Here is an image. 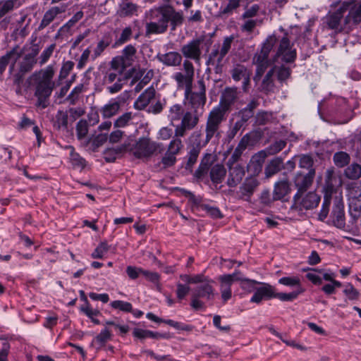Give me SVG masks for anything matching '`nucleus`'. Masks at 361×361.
<instances>
[{"instance_id": "obj_1", "label": "nucleus", "mask_w": 361, "mask_h": 361, "mask_svg": "<svg viewBox=\"0 0 361 361\" xmlns=\"http://www.w3.org/2000/svg\"><path fill=\"white\" fill-rule=\"evenodd\" d=\"M235 88H226L219 104L208 114L205 125V143L207 144L214 136L219 135L221 123L226 118V112L237 98Z\"/></svg>"}, {"instance_id": "obj_2", "label": "nucleus", "mask_w": 361, "mask_h": 361, "mask_svg": "<svg viewBox=\"0 0 361 361\" xmlns=\"http://www.w3.org/2000/svg\"><path fill=\"white\" fill-rule=\"evenodd\" d=\"M54 75V71L51 66L32 75V78L36 80L35 95L37 97V105L43 109L47 106V99L54 87V82L52 80Z\"/></svg>"}, {"instance_id": "obj_3", "label": "nucleus", "mask_w": 361, "mask_h": 361, "mask_svg": "<svg viewBox=\"0 0 361 361\" xmlns=\"http://www.w3.org/2000/svg\"><path fill=\"white\" fill-rule=\"evenodd\" d=\"M234 37L233 35L224 37L222 43L215 44L209 54L206 64L207 66L213 68L215 73H219L221 72L224 58L229 52Z\"/></svg>"}, {"instance_id": "obj_4", "label": "nucleus", "mask_w": 361, "mask_h": 361, "mask_svg": "<svg viewBox=\"0 0 361 361\" xmlns=\"http://www.w3.org/2000/svg\"><path fill=\"white\" fill-rule=\"evenodd\" d=\"M152 18L157 20L166 30L169 23H171L172 29L175 30L183 22V14L182 11H176L175 8L169 5L161 6L152 11Z\"/></svg>"}, {"instance_id": "obj_5", "label": "nucleus", "mask_w": 361, "mask_h": 361, "mask_svg": "<svg viewBox=\"0 0 361 361\" xmlns=\"http://www.w3.org/2000/svg\"><path fill=\"white\" fill-rule=\"evenodd\" d=\"M158 144L151 140L148 137H140L133 146L124 143L121 147V152L129 151L138 159L149 158L158 149Z\"/></svg>"}, {"instance_id": "obj_6", "label": "nucleus", "mask_w": 361, "mask_h": 361, "mask_svg": "<svg viewBox=\"0 0 361 361\" xmlns=\"http://www.w3.org/2000/svg\"><path fill=\"white\" fill-rule=\"evenodd\" d=\"M197 84L198 92H194L190 89L189 92H184L185 103L192 111L203 114L207 101L206 89L202 80H199Z\"/></svg>"}, {"instance_id": "obj_7", "label": "nucleus", "mask_w": 361, "mask_h": 361, "mask_svg": "<svg viewBox=\"0 0 361 361\" xmlns=\"http://www.w3.org/2000/svg\"><path fill=\"white\" fill-rule=\"evenodd\" d=\"M212 280H209L203 284L198 285L192 290L190 305L193 309L203 308L204 303L202 300L209 301L214 299L216 293L212 286Z\"/></svg>"}, {"instance_id": "obj_8", "label": "nucleus", "mask_w": 361, "mask_h": 361, "mask_svg": "<svg viewBox=\"0 0 361 361\" xmlns=\"http://www.w3.org/2000/svg\"><path fill=\"white\" fill-rule=\"evenodd\" d=\"M320 202V197L314 192L296 193L293 197V204L290 207L292 212L298 215L304 213V211L312 209L317 207Z\"/></svg>"}, {"instance_id": "obj_9", "label": "nucleus", "mask_w": 361, "mask_h": 361, "mask_svg": "<svg viewBox=\"0 0 361 361\" xmlns=\"http://www.w3.org/2000/svg\"><path fill=\"white\" fill-rule=\"evenodd\" d=\"M184 73L176 72L172 75V78L176 82L178 87H184L185 92H189L192 89L195 68L192 63L188 60L183 63Z\"/></svg>"}, {"instance_id": "obj_10", "label": "nucleus", "mask_w": 361, "mask_h": 361, "mask_svg": "<svg viewBox=\"0 0 361 361\" xmlns=\"http://www.w3.org/2000/svg\"><path fill=\"white\" fill-rule=\"evenodd\" d=\"M204 42V37L193 39L182 46L181 54L185 58L193 60L195 63H200Z\"/></svg>"}, {"instance_id": "obj_11", "label": "nucleus", "mask_w": 361, "mask_h": 361, "mask_svg": "<svg viewBox=\"0 0 361 361\" xmlns=\"http://www.w3.org/2000/svg\"><path fill=\"white\" fill-rule=\"evenodd\" d=\"M240 277V271L235 270L232 274H223L218 277L219 283V291L224 303H226L232 297L231 286Z\"/></svg>"}, {"instance_id": "obj_12", "label": "nucleus", "mask_w": 361, "mask_h": 361, "mask_svg": "<svg viewBox=\"0 0 361 361\" xmlns=\"http://www.w3.org/2000/svg\"><path fill=\"white\" fill-rule=\"evenodd\" d=\"M296 56L295 49L290 44L288 37L284 36L279 42L273 61L276 62L280 59L282 61L290 63L295 61Z\"/></svg>"}, {"instance_id": "obj_13", "label": "nucleus", "mask_w": 361, "mask_h": 361, "mask_svg": "<svg viewBox=\"0 0 361 361\" xmlns=\"http://www.w3.org/2000/svg\"><path fill=\"white\" fill-rule=\"evenodd\" d=\"M227 164L228 166L227 185L229 187H235L240 183L245 176L244 168L237 162L231 164L228 161Z\"/></svg>"}, {"instance_id": "obj_14", "label": "nucleus", "mask_w": 361, "mask_h": 361, "mask_svg": "<svg viewBox=\"0 0 361 361\" xmlns=\"http://www.w3.org/2000/svg\"><path fill=\"white\" fill-rule=\"evenodd\" d=\"M275 288L269 283H263L261 287L255 289L254 295L250 299L251 302L260 303L263 299L274 298Z\"/></svg>"}, {"instance_id": "obj_15", "label": "nucleus", "mask_w": 361, "mask_h": 361, "mask_svg": "<svg viewBox=\"0 0 361 361\" xmlns=\"http://www.w3.org/2000/svg\"><path fill=\"white\" fill-rule=\"evenodd\" d=\"M314 174V170L312 169L307 174L299 173L295 176L294 182L298 188L296 193H304L307 190L312 183Z\"/></svg>"}, {"instance_id": "obj_16", "label": "nucleus", "mask_w": 361, "mask_h": 361, "mask_svg": "<svg viewBox=\"0 0 361 361\" xmlns=\"http://www.w3.org/2000/svg\"><path fill=\"white\" fill-rule=\"evenodd\" d=\"M276 42V37L275 35H269L266 40L263 42L261 49L259 52H257L254 57L255 60L257 61H270L269 55L272 50Z\"/></svg>"}, {"instance_id": "obj_17", "label": "nucleus", "mask_w": 361, "mask_h": 361, "mask_svg": "<svg viewBox=\"0 0 361 361\" xmlns=\"http://www.w3.org/2000/svg\"><path fill=\"white\" fill-rule=\"evenodd\" d=\"M156 90L151 86L146 89L136 99L134 106L136 109L142 110L145 109L152 100L155 97Z\"/></svg>"}, {"instance_id": "obj_18", "label": "nucleus", "mask_w": 361, "mask_h": 361, "mask_svg": "<svg viewBox=\"0 0 361 361\" xmlns=\"http://www.w3.org/2000/svg\"><path fill=\"white\" fill-rule=\"evenodd\" d=\"M258 185V181L255 178H247L239 188V194L242 199L248 201Z\"/></svg>"}, {"instance_id": "obj_19", "label": "nucleus", "mask_w": 361, "mask_h": 361, "mask_svg": "<svg viewBox=\"0 0 361 361\" xmlns=\"http://www.w3.org/2000/svg\"><path fill=\"white\" fill-rule=\"evenodd\" d=\"M250 71L244 66L238 65L232 71V78L235 81L243 80V88L247 90V87L250 83Z\"/></svg>"}, {"instance_id": "obj_20", "label": "nucleus", "mask_w": 361, "mask_h": 361, "mask_svg": "<svg viewBox=\"0 0 361 361\" xmlns=\"http://www.w3.org/2000/svg\"><path fill=\"white\" fill-rule=\"evenodd\" d=\"M121 106V97L111 99L101 109L100 113L104 118H109L115 116Z\"/></svg>"}, {"instance_id": "obj_21", "label": "nucleus", "mask_w": 361, "mask_h": 361, "mask_svg": "<svg viewBox=\"0 0 361 361\" xmlns=\"http://www.w3.org/2000/svg\"><path fill=\"white\" fill-rule=\"evenodd\" d=\"M157 59L162 63L168 66H176L180 64L182 56L176 51H169L166 54H158Z\"/></svg>"}, {"instance_id": "obj_22", "label": "nucleus", "mask_w": 361, "mask_h": 361, "mask_svg": "<svg viewBox=\"0 0 361 361\" xmlns=\"http://www.w3.org/2000/svg\"><path fill=\"white\" fill-rule=\"evenodd\" d=\"M332 219L333 222L336 227L341 228L345 226L343 204L341 201H338L334 206Z\"/></svg>"}, {"instance_id": "obj_23", "label": "nucleus", "mask_w": 361, "mask_h": 361, "mask_svg": "<svg viewBox=\"0 0 361 361\" xmlns=\"http://www.w3.org/2000/svg\"><path fill=\"white\" fill-rule=\"evenodd\" d=\"M250 141V136L249 134H245L240 140L237 147H235L233 153L229 158V163L235 164L238 162L239 159L240 158L243 152L247 148Z\"/></svg>"}, {"instance_id": "obj_24", "label": "nucleus", "mask_w": 361, "mask_h": 361, "mask_svg": "<svg viewBox=\"0 0 361 361\" xmlns=\"http://www.w3.org/2000/svg\"><path fill=\"white\" fill-rule=\"evenodd\" d=\"M36 53H30L25 54L22 60L19 62V76H22L25 73L30 71L36 63Z\"/></svg>"}, {"instance_id": "obj_25", "label": "nucleus", "mask_w": 361, "mask_h": 361, "mask_svg": "<svg viewBox=\"0 0 361 361\" xmlns=\"http://www.w3.org/2000/svg\"><path fill=\"white\" fill-rule=\"evenodd\" d=\"M345 23L357 24L361 22V0H354L351 10L345 18Z\"/></svg>"}, {"instance_id": "obj_26", "label": "nucleus", "mask_w": 361, "mask_h": 361, "mask_svg": "<svg viewBox=\"0 0 361 361\" xmlns=\"http://www.w3.org/2000/svg\"><path fill=\"white\" fill-rule=\"evenodd\" d=\"M322 276L325 281L331 282L322 288V290L326 295L334 294L336 291V288H340L342 285L340 281L334 279L335 274L334 273H324Z\"/></svg>"}, {"instance_id": "obj_27", "label": "nucleus", "mask_w": 361, "mask_h": 361, "mask_svg": "<svg viewBox=\"0 0 361 361\" xmlns=\"http://www.w3.org/2000/svg\"><path fill=\"white\" fill-rule=\"evenodd\" d=\"M241 0H228L225 6H221L218 12V16L221 18H226L233 15L240 5Z\"/></svg>"}, {"instance_id": "obj_28", "label": "nucleus", "mask_w": 361, "mask_h": 361, "mask_svg": "<svg viewBox=\"0 0 361 361\" xmlns=\"http://www.w3.org/2000/svg\"><path fill=\"white\" fill-rule=\"evenodd\" d=\"M202 116V114L196 111H187L184 113L180 123L190 130H192L197 125L200 118Z\"/></svg>"}, {"instance_id": "obj_29", "label": "nucleus", "mask_w": 361, "mask_h": 361, "mask_svg": "<svg viewBox=\"0 0 361 361\" xmlns=\"http://www.w3.org/2000/svg\"><path fill=\"white\" fill-rule=\"evenodd\" d=\"M290 192V184L287 179H283L275 183L274 198L281 200Z\"/></svg>"}, {"instance_id": "obj_30", "label": "nucleus", "mask_w": 361, "mask_h": 361, "mask_svg": "<svg viewBox=\"0 0 361 361\" xmlns=\"http://www.w3.org/2000/svg\"><path fill=\"white\" fill-rule=\"evenodd\" d=\"M62 12L63 10L58 6L51 7L44 13L38 29L41 30L47 27L55 19L57 15Z\"/></svg>"}, {"instance_id": "obj_31", "label": "nucleus", "mask_w": 361, "mask_h": 361, "mask_svg": "<svg viewBox=\"0 0 361 361\" xmlns=\"http://www.w3.org/2000/svg\"><path fill=\"white\" fill-rule=\"evenodd\" d=\"M226 174L225 167L220 164H214L210 170V178L213 183H220L224 179Z\"/></svg>"}, {"instance_id": "obj_32", "label": "nucleus", "mask_w": 361, "mask_h": 361, "mask_svg": "<svg viewBox=\"0 0 361 361\" xmlns=\"http://www.w3.org/2000/svg\"><path fill=\"white\" fill-rule=\"evenodd\" d=\"M111 336L110 331L105 328L93 339L92 344L96 345L97 349H100L111 339Z\"/></svg>"}, {"instance_id": "obj_33", "label": "nucleus", "mask_w": 361, "mask_h": 361, "mask_svg": "<svg viewBox=\"0 0 361 361\" xmlns=\"http://www.w3.org/2000/svg\"><path fill=\"white\" fill-rule=\"evenodd\" d=\"M201 150L200 143L198 142L195 145H192V148L188 152V159L186 164V169L192 171L194 164L197 162L198 156Z\"/></svg>"}, {"instance_id": "obj_34", "label": "nucleus", "mask_w": 361, "mask_h": 361, "mask_svg": "<svg viewBox=\"0 0 361 361\" xmlns=\"http://www.w3.org/2000/svg\"><path fill=\"white\" fill-rule=\"evenodd\" d=\"M184 109L181 104H176L169 109L168 118L171 123L179 121L183 118Z\"/></svg>"}, {"instance_id": "obj_35", "label": "nucleus", "mask_w": 361, "mask_h": 361, "mask_svg": "<svg viewBox=\"0 0 361 361\" xmlns=\"http://www.w3.org/2000/svg\"><path fill=\"white\" fill-rule=\"evenodd\" d=\"M22 53V50L18 47H16L4 55V57L6 59H7L6 61H8V63H11L9 68L10 72L13 71L15 64L16 61L20 59Z\"/></svg>"}, {"instance_id": "obj_36", "label": "nucleus", "mask_w": 361, "mask_h": 361, "mask_svg": "<svg viewBox=\"0 0 361 361\" xmlns=\"http://www.w3.org/2000/svg\"><path fill=\"white\" fill-rule=\"evenodd\" d=\"M211 154H207L202 159L198 169L196 170L195 176L197 178H202L207 173L209 168L211 165Z\"/></svg>"}, {"instance_id": "obj_37", "label": "nucleus", "mask_w": 361, "mask_h": 361, "mask_svg": "<svg viewBox=\"0 0 361 361\" xmlns=\"http://www.w3.org/2000/svg\"><path fill=\"white\" fill-rule=\"evenodd\" d=\"M279 283L281 285L288 287H295L297 289H303L301 286V281L299 276H284L279 280Z\"/></svg>"}, {"instance_id": "obj_38", "label": "nucleus", "mask_w": 361, "mask_h": 361, "mask_svg": "<svg viewBox=\"0 0 361 361\" xmlns=\"http://www.w3.org/2000/svg\"><path fill=\"white\" fill-rule=\"evenodd\" d=\"M282 164V159H273L265 169L266 176L269 178L278 173L281 170Z\"/></svg>"}, {"instance_id": "obj_39", "label": "nucleus", "mask_w": 361, "mask_h": 361, "mask_svg": "<svg viewBox=\"0 0 361 361\" xmlns=\"http://www.w3.org/2000/svg\"><path fill=\"white\" fill-rule=\"evenodd\" d=\"M133 334L135 337L140 339H145L147 338H158L159 337H161V336L159 333L139 328L134 329Z\"/></svg>"}, {"instance_id": "obj_40", "label": "nucleus", "mask_w": 361, "mask_h": 361, "mask_svg": "<svg viewBox=\"0 0 361 361\" xmlns=\"http://www.w3.org/2000/svg\"><path fill=\"white\" fill-rule=\"evenodd\" d=\"M304 292V289H296L295 290L286 293H276L274 298H278L281 301H293L295 300L300 294Z\"/></svg>"}, {"instance_id": "obj_41", "label": "nucleus", "mask_w": 361, "mask_h": 361, "mask_svg": "<svg viewBox=\"0 0 361 361\" xmlns=\"http://www.w3.org/2000/svg\"><path fill=\"white\" fill-rule=\"evenodd\" d=\"M345 175L350 179H358L361 176V166L358 164H350L345 169Z\"/></svg>"}, {"instance_id": "obj_42", "label": "nucleus", "mask_w": 361, "mask_h": 361, "mask_svg": "<svg viewBox=\"0 0 361 361\" xmlns=\"http://www.w3.org/2000/svg\"><path fill=\"white\" fill-rule=\"evenodd\" d=\"M137 6L132 2H123L120 5L119 14L121 16H129L137 11Z\"/></svg>"}, {"instance_id": "obj_43", "label": "nucleus", "mask_w": 361, "mask_h": 361, "mask_svg": "<svg viewBox=\"0 0 361 361\" xmlns=\"http://www.w3.org/2000/svg\"><path fill=\"white\" fill-rule=\"evenodd\" d=\"M133 119V114L131 112H126L119 117H118L114 123V126L115 128H123L128 126Z\"/></svg>"}, {"instance_id": "obj_44", "label": "nucleus", "mask_w": 361, "mask_h": 361, "mask_svg": "<svg viewBox=\"0 0 361 361\" xmlns=\"http://www.w3.org/2000/svg\"><path fill=\"white\" fill-rule=\"evenodd\" d=\"M240 277L241 278V279H237V281L240 282V287L243 289H244L248 292H252V291L255 292V289L257 288L255 287V285L259 283V282H258L255 280H252V279L245 278L240 271Z\"/></svg>"}, {"instance_id": "obj_45", "label": "nucleus", "mask_w": 361, "mask_h": 361, "mask_svg": "<svg viewBox=\"0 0 361 361\" xmlns=\"http://www.w3.org/2000/svg\"><path fill=\"white\" fill-rule=\"evenodd\" d=\"M253 63L256 66V73L254 78L255 81L259 80L268 66L270 65V61H257V60H255V58L252 59Z\"/></svg>"}, {"instance_id": "obj_46", "label": "nucleus", "mask_w": 361, "mask_h": 361, "mask_svg": "<svg viewBox=\"0 0 361 361\" xmlns=\"http://www.w3.org/2000/svg\"><path fill=\"white\" fill-rule=\"evenodd\" d=\"M80 310L90 319H92V317H95L100 314L99 310L91 307L87 298H85V303L80 306Z\"/></svg>"}, {"instance_id": "obj_47", "label": "nucleus", "mask_w": 361, "mask_h": 361, "mask_svg": "<svg viewBox=\"0 0 361 361\" xmlns=\"http://www.w3.org/2000/svg\"><path fill=\"white\" fill-rule=\"evenodd\" d=\"M334 164L338 167H343L350 161V156L344 152H338L334 155Z\"/></svg>"}, {"instance_id": "obj_48", "label": "nucleus", "mask_w": 361, "mask_h": 361, "mask_svg": "<svg viewBox=\"0 0 361 361\" xmlns=\"http://www.w3.org/2000/svg\"><path fill=\"white\" fill-rule=\"evenodd\" d=\"M325 183L327 188L333 190L337 183L340 184V180L334 175L333 170L328 169L326 172Z\"/></svg>"}, {"instance_id": "obj_49", "label": "nucleus", "mask_w": 361, "mask_h": 361, "mask_svg": "<svg viewBox=\"0 0 361 361\" xmlns=\"http://www.w3.org/2000/svg\"><path fill=\"white\" fill-rule=\"evenodd\" d=\"M261 23V20L254 19H247L240 25V30L243 32L251 34L254 29Z\"/></svg>"}, {"instance_id": "obj_50", "label": "nucleus", "mask_w": 361, "mask_h": 361, "mask_svg": "<svg viewBox=\"0 0 361 361\" xmlns=\"http://www.w3.org/2000/svg\"><path fill=\"white\" fill-rule=\"evenodd\" d=\"M274 73V68L270 69L267 75H265L262 83V88L263 90L266 92H270L273 90L274 88V82H273V75Z\"/></svg>"}, {"instance_id": "obj_51", "label": "nucleus", "mask_w": 361, "mask_h": 361, "mask_svg": "<svg viewBox=\"0 0 361 361\" xmlns=\"http://www.w3.org/2000/svg\"><path fill=\"white\" fill-rule=\"evenodd\" d=\"M183 147V145L180 138H173L170 142L166 152L176 156Z\"/></svg>"}, {"instance_id": "obj_52", "label": "nucleus", "mask_w": 361, "mask_h": 361, "mask_svg": "<svg viewBox=\"0 0 361 361\" xmlns=\"http://www.w3.org/2000/svg\"><path fill=\"white\" fill-rule=\"evenodd\" d=\"M128 64L123 60V58L116 57L111 62V68L122 74Z\"/></svg>"}, {"instance_id": "obj_53", "label": "nucleus", "mask_w": 361, "mask_h": 361, "mask_svg": "<svg viewBox=\"0 0 361 361\" xmlns=\"http://www.w3.org/2000/svg\"><path fill=\"white\" fill-rule=\"evenodd\" d=\"M109 246L106 242H102L95 248L92 253V257L94 259H102L108 252Z\"/></svg>"}, {"instance_id": "obj_54", "label": "nucleus", "mask_w": 361, "mask_h": 361, "mask_svg": "<svg viewBox=\"0 0 361 361\" xmlns=\"http://www.w3.org/2000/svg\"><path fill=\"white\" fill-rule=\"evenodd\" d=\"M71 163L75 169H83L86 166V161L78 153L71 152L70 157Z\"/></svg>"}, {"instance_id": "obj_55", "label": "nucleus", "mask_w": 361, "mask_h": 361, "mask_svg": "<svg viewBox=\"0 0 361 361\" xmlns=\"http://www.w3.org/2000/svg\"><path fill=\"white\" fill-rule=\"evenodd\" d=\"M147 32L149 34H160L164 32L166 29L157 20L149 22L146 25Z\"/></svg>"}, {"instance_id": "obj_56", "label": "nucleus", "mask_w": 361, "mask_h": 361, "mask_svg": "<svg viewBox=\"0 0 361 361\" xmlns=\"http://www.w3.org/2000/svg\"><path fill=\"white\" fill-rule=\"evenodd\" d=\"M136 53V49L133 45L130 44L126 46L122 51L121 58L130 65L131 61L133 60V56Z\"/></svg>"}, {"instance_id": "obj_57", "label": "nucleus", "mask_w": 361, "mask_h": 361, "mask_svg": "<svg viewBox=\"0 0 361 361\" xmlns=\"http://www.w3.org/2000/svg\"><path fill=\"white\" fill-rule=\"evenodd\" d=\"M111 307L114 309H118L126 312H130L133 310L132 305L123 300H114L111 302Z\"/></svg>"}, {"instance_id": "obj_58", "label": "nucleus", "mask_w": 361, "mask_h": 361, "mask_svg": "<svg viewBox=\"0 0 361 361\" xmlns=\"http://www.w3.org/2000/svg\"><path fill=\"white\" fill-rule=\"evenodd\" d=\"M343 293L350 300H356L360 297L359 291L351 283L345 285Z\"/></svg>"}, {"instance_id": "obj_59", "label": "nucleus", "mask_w": 361, "mask_h": 361, "mask_svg": "<svg viewBox=\"0 0 361 361\" xmlns=\"http://www.w3.org/2000/svg\"><path fill=\"white\" fill-rule=\"evenodd\" d=\"M132 29L130 27H125L119 37V38L115 42L114 47L120 46L127 42L132 36Z\"/></svg>"}, {"instance_id": "obj_60", "label": "nucleus", "mask_w": 361, "mask_h": 361, "mask_svg": "<svg viewBox=\"0 0 361 361\" xmlns=\"http://www.w3.org/2000/svg\"><path fill=\"white\" fill-rule=\"evenodd\" d=\"M16 1V0L0 1V18L14 8Z\"/></svg>"}, {"instance_id": "obj_61", "label": "nucleus", "mask_w": 361, "mask_h": 361, "mask_svg": "<svg viewBox=\"0 0 361 361\" xmlns=\"http://www.w3.org/2000/svg\"><path fill=\"white\" fill-rule=\"evenodd\" d=\"M272 68H274V73H277L278 80L280 81L286 80L290 75V69L284 66H274Z\"/></svg>"}, {"instance_id": "obj_62", "label": "nucleus", "mask_w": 361, "mask_h": 361, "mask_svg": "<svg viewBox=\"0 0 361 361\" xmlns=\"http://www.w3.org/2000/svg\"><path fill=\"white\" fill-rule=\"evenodd\" d=\"M199 207L212 218L218 219L221 216V212L217 207H212L206 204H200Z\"/></svg>"}, {"instance_id": "obj_63", "label": "nucleus", "mask_w": 361, "mask_h": 361, "mask_svg": "<svg viewBox=\"0 0 361 361\" xmlns=\"http://www.w3.org/2000/svg\"><path fill=\"white\" fill-rule=\"evenodd\" d=\"M319 274H322V270L312 269L311 271L306 274V278L314 285H321L322 283V279Z\"/></svg>"}, {"instance_id": "obj_64", "label": "nucleus", "mask_w": 361, "mask_h": 361, "mask_svg": "<svg viewBox=\"0 0 361 361\" xmlns=\"http://www.w3.org/2000/svg\"><path fill=\"white\" fill-rule=\"evenodd\" d=\"M68 116L66 112L59 111L56 116V125L58 128H67Z\"/></svg>"}]
</instances>
